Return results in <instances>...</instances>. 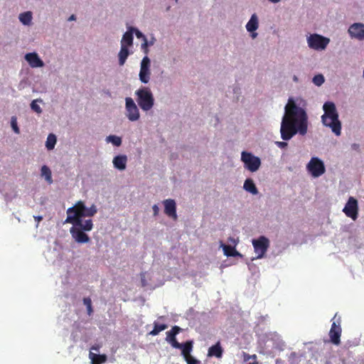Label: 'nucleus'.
Masks as SVG:
<instances>
[{
	"instance_id": "1",
	"label": "nucleus",
	"mask_w": 364,
	"mask_h": 364,
	"mask_svg": "<svg viewBox=\"0 0 364 364\" xmlns=\"http://www.w3.org/2000/svg\"><path fill=\"white\" fill-rule=\"evenodd\" d=\"M305 106L306 102L301 97L288 99L280 127L281 138L284 141L290 140L297 133L301 136L307 133L308 115Z\"/></svg>"
},
{
	"instance_id": "2",
	"label": "nucleus",
	"mask_w": 364,
	"mask_h": 364,
	"mask_svg": "<svg viewBox=\"0 0 364 364\" xmlns=\"http://www.w3.org/2000/svg\"><path fill=\"white\" fill-rule=\"evenodd\" d=\"M323 125L330 128L336 136H339L341 134L342 126L335 103L331 101L326 102L323 105Z\"/></svg>"
},
{
	"instance_id": "3",
	"label": "nucleus",
	"mask_w": 364,
	"mask_h": 364,
	"mask_svg": "<svg viewBox=\"0 0 364 364\" xmlns=\"http://www.w3.org/2000/svg\"><path fill=\"white\" fill-rule=\"evenodd\" d=\"M138 106L144 112H148L154 105V97L151 89L148 87H141L135 91Z\"/></svg>"
},
{
	"instance_id": "4",
	"label": "nucleus",
	"mask_w": 364,
	"mask_h": 364,
	"mask_svg": "<svg viewBox=\"0 0 364 364\" xmlns=\"http://www.w3.org/2000/svg\"><path fill=\"white\" fill-rule=\"evenodd\" d=\"M240 159L244 164V168L252 173L257 171L261 166L262 162L259 157L251 152L242 151Z\"/></svg>"
},
{
	"instance_id": "5",
	"label": "nucleus",
	"mask_w": 364,
	"mask_h": 364,
	"mask_svg": "<svg viewBox=\"0 0 364 364\" xmlns=\"http://www.w3.org/2000/svg\"><path fill=\"white\" fill-rule=\"evenodd\" d=\"M306 171L314 178L321 176L326 172L324 162L317 156H313L306 164Z\"/></svg>"
},
{
	"instance_id": "6",
	"label": "nucleus",
	"mask_w": 364,
	"mask_h": 364,
	"mask_svg": "<svg viewBox=\"0 0 364 364\" xmlns=\"http://www.w3.org/2000/svg\"><path fill=\"white\" fill-rule=\"evenodd\" d=\"M306 41L308 46L316 50H324L330 42L328 38L317 33L311 34L307 37Z\"/></svg>"
},
{
	"instance_id": "7",
	"label": "nucleus",
	"mask_w": 364,
	"mask_h": 364,
	"mask_svg": "<svg viewBox=\"0 0 364 364\" xmlns=\"http://www.w3.org/2000/svg\"><path fill=\"white\" fill-rule=\"evenodd\" d=\"M252 243L257 254L255 257L252 258V261L262 258L268 250L269 240L264 236H260L257 239H253Z\"/></svg>"
},
{
	"instance_id": "8",
	"label": "nucleus",
	"mask_w": 364,
	"mask_h": 364,
	"mask_svg": "<svg viewBox=\"0 0 364 364\" xmlns=\"http://www.w3.org/2000/svg\"><path fill=\"white\" fill-rule=\"evenodd\" d=\"M125 116L130 122H136L140 118V112L136 102L132 97L125 98Z\"/></svg>"
},
{
	"instance_id": "9",
	"label": "nucleus",
	"mask_w": 364,
	"mask_h": 364,
	"mask_svg": "<svg viewBox=\"0 0 364 364\" xmlns=\"http://www.w3.org/2000/svg\"><path fill=\"white\" fill-rule=\"evenodd\" d=\"M139 79L143 84H148L151 79V60L145 55L140 62Z\"/></svg>"
},
{
	"instance_id": "10",
	"label": "nucleus",
	"mask_w": 364,
	"mask_h": 364,
	"mask_svg": "<svg viewBox=\"0 0 364 364\" xmlns=\"http://www.w3.org/2000/svg\"><path fill=\"white\" fill-rule=\"evenodd\" d=\"M358 201L353 197H350L346 203L343 212L346 216L355 220L358 218Z\"/></svg>"
},
{
	"instance_id": "11",
	"label": "nucleus",
	"mask_w": 364,
	"mask_h": 364,
	"mask_svg": "<svg viewBox=\"0 0 364 364\" xmlns=\"http://www.w3.org/2000/svg\"><path fill=\"white\" fill-rule=\"evenodd\" d=\"M97 212V206L92 204L90 208L85 206V203L82 200L77 202V215L79 218L85 217H92Z\"/></svg>"
},
{
	"instance_id": "12",
	"label": "nucleus",
	"mask_w": 364,
	"mask_h": 364,
	"mask_svg": "<svg viewBox=\"0 0 364 364\" xmlns=\"http://www.w3.org/2000/svg\"><path fill=\"white\" fill-rule=\"evenodd\" d=\"M348 33L352 39H356L362 41L364 40V23H354L351 24L348 29Z\"/></svg>"
},
{
	"instance_id": "13",
	"label": "nucleus",
	"mask_w": 364,
	"mask_h": 364,
	"mask_svg": "<svg viewBox=\"0 0 364 364\" xmlns=\"http://www.w3.org/2000/svg\"><path fill=\"white\" fill-rule=\"evenodd\" d=\"M70 232L73 238L77 243L84 244L90 241V237L86 234V232L78 229L77 226L72 227L70 229Z\"/></svg>"
},
{
	"instance_id": "14",
	"label": "nucleus",
	"mask_w": 364,
	"mask_h": 364,
	"mask_svg": "<svg viewBox=\"0 0 364 364\" xmlns=\"http://www.w3.org/2000/svg\"><path fill=\"white\" fill-rule=\"evenodd\" d=\"M24 59L32 68H39L44 66V62L36 52L28 53L24 55Z\"/></svg>"
},
{
	"instance_id": "15",
	"label": "nucleus",
	"mask_w": 364,
	"mask_h": 364,
	"mask_svg": "<svg viewBox=\"0 0 364 364\" xmlns=\"http://www.w3.org/2000/svg\"><path fill=\"white\" fill-rule=\"evenodd\" d=\"M341 334V327L338 321H333L329 331L331 341L335 344L340 343V337Z\"/></svg>"
},
{
	"instance_id": "16",
	"label": "nucleus",
	"mask_w": 364,
	"mask_h": 364,
	"mask_svg": "<svg viewBox=\"0 0 364 364\" xmlns=\"http://www.w3.org/2000/svg\"><path fill=\"white\" fill-rule=\"evenodd\" d=\"M164 205V213L176 220L178 218L176 213V203L173 199H166L163 201Z\"/></svg>"
},
{
	"instance_id": "17",
	"label": "nucleus",
	"mask_w": 364,
	"mask_h": 364,
	"mask_svg": "<svg viewBox=\"0 0 364 364\" xmlns=\"http://www.w3.org/2000/svg\"><path fill=\"white\" fill-rule=\"evenodd\" d=\"M127 156L124 154H120L114 156L112 160L113 166L119 170L124 171L127 167Z\"/></svg>"
},
{
	"instance_id": "18",
	"label": "nucleus",
	"mask_w": 364,
	"mask_h": 364,
	"mask_svg": "<svg viewBox=\"0 0 364 364\" xmlns=\"http://www.w3.org/2000/svg\"><path fill=\"white\" fill-rule=\"evenodd\" d=\"M181 328L178 326H173L171 331L166 332V341L173 348L180 347L179 343L176 341V336L178 333Z\"/></svg>"
},
{
	"instance_id": "19",
	"label": "nucleus",
	"mask_w": 364,
	"mask_h": 364,
	"mask_svg": "<svg viewBox=\"0 0 364 364\" xmlns=\"http://www.w3.org/2000/svg\"><path fill=\"white\" fill-rule=\"evenodd\" d=\"M220 247H222L224 255L228 257H242V255L240 254L239 252H237L235 247L225 245L222 242H220Z\"/></svg>"
},
{
	"instance_id": "20",
	"label": "nucleus",
	"mask_w": 364,
	"mask_h": 364,
	"mask_svg": "<svg viewBox=\"0 0 364 364\" xmlns=\"http://www.w3.org/2000/svg\"><path fill=\"white\" fill-rule=\"evenodd\" d=\"M223 349L218 341L215 345L210 346L208 349V356L220 358L223 356Z\"/></svg>"
},
{
	"instance_id": "21",
	"label": "nucleus",
	"mask_w": 364,
	"mask_h": 364,
	"mask_svg": "<svg viewBox=\"0 0 364 364\" xmlns=\"http://www.w3.org/2000/svg\"><path fill=\"white\" fill-rule=\"evenodd\" d=\"M259 27V18L256 14H253L248 22L247 23L245 28L248 32L256 31Z\"/></svg>"
},
{
	"instance_id": "22",
	"label": "nucleus",
	"mask_w": 364,
	"mask_h": 364,
	"mask_svg": "<svg viewBox=\"0 0 364 364\" xmlns=\"http://www.w3.org/2000/svg\"><path fill=\"white\" fill-rule=\"evenodd\" d=\"M133 32H132L130 26L127 28V31L124 33L121 40V46H131L133 44Z\"/></svg>"
},
{
	"instance_id": "23",
	"label": "nucleus",
	"mask_w": 364,
	"mask_h": 364,
	"mask_svg": "<svg viewBox=\"0 0 364 364\" xmlns=\"http://www.w3.org/2000/svg\"><path fill=\"white\" fill-rule=\"evenodd\" d=\"M78 229L85 232L91 231L93 228V223L91 219L82 220V218H79L77 225Z\"/></svg>"
},
{
	"instance_id": "24",
	"label": "nucleus",
	"mask_w": 364,
	"mask_h": 364,
	"mask_svg": "<svg viewBox=\"0 0 364 364\" xmlns=\"http://www.w3.org/2000/svg\"><path fill=\"white\" fill-rule=\"evenodd\" d=\"M180 347H176L175 348L181 349V354L183 358L191 355L190 353L193 349V341H189L183 343H179Z\"/></svg>"
},
{
	"instance_id": "25",
	"label": "nucleus",
	"mask_w": 364,
	"mask_h": 364,
	"mask_svg": "<svg viewBox=\"0 0 364 364\" xmlns=\"http://www.w3.org/2000/svg\"><path fill=\"white\" fill-rule=\"evenodd\" d=\"M243 188L248 193H250L252 195H257L258 193V190L253 181L251 178H247L243 184Z\"/></svg>"
},
{
	"instance_id": "26",
	"label": "nucleus",
	"mask_w": 364,
	"mask_h": 364,
	"mask_svg": "<svg viewBox=\"0 0 364 364\" xmlns=\"http://www.w3.org/2000/svg\"><path fill=\"white\" fill-rule=\"evenodd\" d=\"M130 53L129 48L126 46H121L119 52L118 53V59H119V65L122 66L124 65L127 58L129 57Z\"/></svg>"
},
{
	"instance_id": "27",
	"label": "nucleus",
	"mask_w": 364,
	"mask_h": 364,
	"mask_svg": "<svg viewBox=\"0 0 364 364\" xmlns=\"http://www.w3.org/2000/svg\"><path fill=\"white\" fill-rule=\"evenodd\" d=\"M18 19L23 26H30L32 23L33 14L31 11H25L18 15Z\"/></svg>"
},
{
	"instance_id": "28",
	"label": "nucleus",
	"mask_w": 364,
	"mask_h": 364,
	"mask_svg": "<svg viewBox=\"0 0 364 364\" xmlns=\"http://www.w3.org/2000/svg\"><path fill=\"white\" fill-rule=\"evenodd\" d=\"M41 176L49 183H53L52 173L48 166L43 165L41 168Z\"/></svg>"
},
{
	"instance_id": "29",
	"label": "nucleus",
	"mask_w": 364,
	"mask_h": 364,
	"mask_svg": "<svg viewBox=\"0 0 364 364\" xmlns=\"http://www.w3.org/2000/svg\"><path fill=\"white\" fill-rule=\"evenodd\" d=\"M156 38L154 36H151L150 40H148L147 38L143 40V43L141 45V48L146 55L149 53V47L153 46L155 43Z\"/></svg>"
},
{
	"instance_id": "30",
	"label": "nucleus",
	"mask_w": 364,
	"mask_h": 364,
	"mask_svg": "<svg viewBox=\"0 0 364 364\" xmlns=\"http://www.w3.org/2000/svg\"><path fill=\"white\" fill-rule=\"evenodd\" d=\"M56 142V136L54 134H49L46 141V149L49 151L53 150L55 148Z\"/></svg>"
},
{
	"instance_id": "31",
	"label": "nucleus",
	"mask_w": 364,
	"mask_h": 364,
	"mask_svg": "<svg viewBox=\"0 0 364 364\" xmlns=\"http://www.w3.org/2000/svg\"><path fill=\"white\" fill-rule=\"evenodd\" d=\"M105 141L107 144H112L115 146H120L122 143V138L117 135H109L105 138Z\"/></svg>"
},
{
	"instance_id": "32",
	"label": "nucleus",
	"mask_w": 364,
	"mask_h": 364,
	"mask_svg": "<svg viewBox=\"0 0 364 364\" xmlns=\"http://www.w3.org/2000/svg\"><path fill=\"white\" fill-rule=\"evenodd\" d=\"M167 328V326L166 324H159L156 322H154V328L150 332V334L152 336H156L158 335L161 331L165 330Z\"/></svg>"
},
{
	"instance_id": "33",
	"label": "nucleus",
	"mask_w": 364,
	"mask_h": 364,
	"mask_svg": "<svg viewBox=\"0 0 364 364\" xmlns=\"http://www.w3.org/2000/svg\"><path fill=\"white\" fill-rule=\"evenodd\" d=\"M43 100L41 99H36L33 100L31 103V109L36 112L37 114H41L42 113V109L38 104V102H42Z\"/></svg>"
},
{
	"instance_id": "34",
	"label": "nucleus",
	"mask_w": 364,
	"mask_h": 364,
	"mask_svg": "<svg viewBox=\"0 0 364 364\" xmlns=\"http://www.w3.org/2000/svg\"><path fill=\"white\" fill-rule=\"evenodd\" d=\"M78 220L79 217L77 216V213L73 215H68L64 223H70L73 224V227H75Z\"/></svg>"
},
{
	"instance_id": "35",
	"label": "nucleus",
	"mask_w": 364,
	"mask_h": 364,
	"mask_svg": "<svg viewBox=\"0 0 364 364\" xmlns=\"http://www.w3.org/2000/svg\"><path fill=\"white\" fill-rule=\"evenodd\" d=\"M324 81H325V78H324L323 75L321 74L316 75L312 79L313 83L315 85L318 86V87L322 85L323 84Z\"/></svg>"
},
{
	"instance_id": "36",
	"label": "nucleus",
	"mask_w": 364,
	"mask_h": 364,
	"mask_svg": "<svg viewBox=\"0 0 364 364\" xmlns=\"http://www.w3.org/2000/svg\"><path fill=\"white\" fill-rule=\"evenodd\" d=\"M83 304L87 308V314L90 316L93 311L92 307V301L90 298L87 297L83 299Z\"/></svg>"
},
{
	"instance_id": "37",
	"label": "nucleus",
	"mask_w": 364,
	"mask_h": 364,
	"mask_svg": "<svg viewBox=\"0 0 364 364\" xmlns=\"http://www.w3.org/2000/svg\"><path fill=\"white\" fill-rule=\"evenodd\" d=\"M11 127L16 134H18L20 133V129L17 123V118L14 116L11 118Z\"/></svg>"
},
{
	"instance_id": "38",
	"label": "nucleus",
	"mask_w": 364,
	"mask_h": 364,
	"mask_svg": "<svg viewBox=\"0 0 364 364\" xmlns=\"http://www.w3.org/2000/svg\"><path fill=\"white\" fill-rule=\"evenodd\" d=\"M132 32H133V34L134 33L136 35V37L139 39H142V41L146 38V36L141 33L138 28L130 26Z\"/></svg>"
},
{
	"instance_id": "39",
	"label": "nucleus",
	"mask_w": 364,
	"mask_h": 364,
	"mask_svg": "<svg viewBox=\"0 0 364 364\" xmlns=\"http://www.w3.org/2000/svg\"><path fill=\"white\" fill-rule=\"evenodd\" d=\"M187 364H198L199 361L191 355H188L184 358Z\"/></svg>"
},
{
	"instance_id": "40",
	"label": "nucleus",
	"mask_w": 364,
	"mask_h": 364,
	"mask_svg": "<svg viewBox=\"0 0 364 364\" xmlns=\"http://www.w3.org/2000/svg\"><path fill=\"white\" fill-rule=\"evenodd\" d=\"M77 213V203L72 207H70L67 210V215H73Z\"/></svg>"
},
{
	"instance_id": "41",
	"label": "nucleus",
	"mask_w": 364,
	"mask_h": 364,
	"mask_svg": "<svg viewBox=\"0 0 364 364\" xmlns=\"http://www.w3.org/2000/svg\"><path fill=\"white\" fill-rule=\"evenodd\" d=\"M275 144L280 149H285L287 146V143L285 141H276Z\"/></svg>"
},
{
	"instance_id": "42",
	"label": "nucleus",
	"mask_w": 364,
	"mask_h": 364,
	"mask_svg": "<svg viewBox=\"0 0 364 364\" xmlns=\"http://www.w3.org/2000/svg\"><path fill=\"white\" fill-rule=\"evenodd\" d=\"M152 209H153V211H154V215L156 216L159 214V205H156V204H154L152 206Z\"/></svg>"
},
{
	"instance_id": "43",
	"label": "nucleus",
	"mask_w": 364,
	"mask_h": 364,
	"mask_svg": "<svg viewBox=\"0 0 364 364\" xmlns=\"http://www.w3.org/2000/svg\"><path fill=\"white\" fill-rule=\"evenodd\" d=\"M146 274V273H141V284H142L143 287H145L147 284V283L146 282V279H145Z\"/></svg>"
},
{
	"instance_id": "44",
	"label": "nucleus",
	"mask_w": 364,
	"mask_h": 364,
	"mask_svg": "<svg viewBox=\"0 0 364 364\" xmlns=\"http://www.w3.org/2000/svg\"><path fill=\"white\" fill-rule=\"evenodd\" d=\"M33 218L37 222L36 227H38L40 221L43 220V217L41 215H35L33 216Z\"/></svg>"
},
{
	"instance_id": "45",
	"label": "nucleus",
	"mask_w": 364,
	"mask_h": 364,
	"mask_svg": "<svg viewBox=\"0 0 364 364\" xmlns=\"http://www.w3.org/2000/svg\"><path fill=\"white\" fill-rule=\"evenodd\" d=\"M351 148H352V149H353V150H356V151H358V150L359 149V148H360V146H359V144H355H355H353L351 145Z\"/></svg>"
},
{
	"instance_id": "46",
	"label": "nucleus",
	"mask_w": 364,
	"mask_h": 364,
	"mask_svg": "<svg viewBox=\"0 0 364 364\" xmlns=\"http://www.w3.org/2000/svg\"><path fill=\"white\" fill-rule=\"evenodd\" d=\"M228 240H229V242H230L231 243L234 244L235 245H237V242L236 241V240L235 238L229 237Z\"/></svg>"
},
{
	"instance_id": "47",
	"label": "nucleus",
	"mask_w": 364,
	"mask_h": 364,
	"mask_svg": "<svg viewBox=\"0 0 364 364\" xmlns=\"http://www.w3.org/2000/svg\"><path fill=\"white\" fill-rule=\"evenodd\" d=\"M251 33V37L254 39V38H256L257 36V33H256L255 31H252V32H250Z\"/></svg>"
},
{
	"instance_id": "48",
	"label": "nucleus",
	"mask_w": 364,
	"mask_h": 364,
	"mask_svg": "<svg viewBox=\"0 0 364 364\" xmlns=\"http://www.w3.org/2000/svg\"><path fill=\"white\" fill-rule=\"evenodd\" d=\"M247 265H248V268L250 271H252L254 268H255V265L254 264L249 263Z\"/></svg>"
},
{
	"instance_id": "49",
	"label": "nucleus",
	"mask_w": 364,
	"mask_h": 364,
	"mask_svg": "<svg viewBox=\"0 0 364 364\" xmlns=\"http://www.w3.org/2000/svg\"><path fill=\"white\" fill-rule=\"evenodd\" d=\"M293 81L295 82H299V78L296 75H294L293 77Z\"/></svg>"
},
{
	"instance_id": "50",
	"label": "nucleus",
	"mask_w": 364,
	"mask_h": 364,
	"mask_svg": "<svg viewBox=\"0 0 364 364\" xmlns=\"http://www.w3.org/2000/svg\"><path fill=\"white\" fill-rule=\"evenodd\" d=\"M96 356V355H95L93 353L90 352V358L93 360L95 359V357Z\"/></svg>"
},
{
	"instance_id": "51",
	"label": "nucleus",
	"mask_w": 364,
	"mask_h": 364,
	"mask_svg": "<svg viewBox=\"0 0 364 364\" xmlns=\"http://www.w3.org/2000/svg\"><path fill=\"white\" fill-rule=\"evenodd\" d=\"M75 15H71L69 18H68V21H74L75 20Z\"/></svg>"
},
{
	"instance_id": "52",
	"label": "nucleus",
	"mask_w": 364,
	"mask_h": 364,
	"mask_svg": "<svg viewBox=\"0 0 364 364\" xmlns=\"http://www.w3.org/2000/svg\"><path fill=\"white\" fill-rule=\"evenodd\" d=\"M269 1H270L271 3L272 4H277L279 3L281 0H268Z\"/></svg>"
},
{
	"instance_id": "53",
	"label": "nucleus",
	"mask_w": 364,
	"mask_h": 364,
	"mask_svg": "<svg viewBox=\"0 0 364 364\" xmlns=\"http://www.w3.org/2000/svg\"><path fill=\"white\" fill-rule=\"evenodd\" d=\"M291 356H295V355H296V353H291Z\"/></svg>"
},
{
	"instance_id": "54",
	"label": "nucleus",
	"mask_w": 364,
	"mask_h": 364,
	"mask_svg": "<svg viewBox=\"0 0 364 364\" xmlns=\"http://www.w3.org/2000/svg\"><path fill=\"white\" fill-rule=\"evenodd\" d=\"M92 350H97V348H92Z\"/></svg>"
},
{
	"instance_id": "55",
	"label": "nucleus",
	"mask_w": 364,
	"mask_h": 364,
	"mask_svg": "<svg viewBox=\"0 0 364 364\" xmlns=\"http://www.w3.org/2000/svg\"><path fill=\"white\" fill-rule=\"evenodd\" d=\"M363 77H364V69H363Z\"/></svg>"
}]
</instances>
